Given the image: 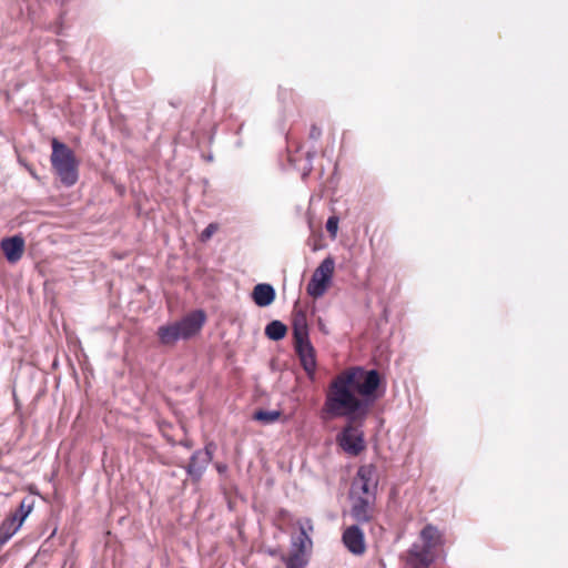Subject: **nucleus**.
Masks as SVG:
<instances>
[{
  "mask_svg": "<svg viewBox=\"0 0 568 568\" xmlns=\"http://www.w3.org/2000/svg\"><path fill=\"white\" fill-rule=\"evenodd\" d=\"M379 383L381 377L377 371L352 367L339 373L328 386L322 418L345 417L347 419L337 435V443L352 456H358L366 448L362 425L376 399Z\"/></svg>",
  "mask_w": 568,
  "mask_h": 568,
  "instance_id": "obj_1",
  "label": "nucleus"
},
{
  "mask_svg": "<svg viewBox=\"0 0 568 568\" xmlns=\"http://www.w3.org/2000/svg\"><path fill=\"white\" fill-rule=\"evenodd\" d=\"M377 485L376 466L373 464L359 466L348 493L349 515L357 524H368L376 519L378 515L376 505Z\"/></svg>",
  "mask_w": 568,
  "mask_h": 568,
  "instance_id": "obj_2",
  "label": "nucleus"
},
{
  "mask_svg": "<svg viewBox=\"0 0 568 568\" xmlns=\"http://www.w3.org/2000/svg\"><path fill=\"white\" fill-rule=\"evenodd\" d=\"M205 321L204 311H193L178 322L160 326L156 333L159 341L162 345L173 346L179 339H189L200 333Z\"/></svg>",
  "mask_w": 568,
  "mask_h": 568,
  "instance_id": "obj_3",
  "label": "nucleus"
},
{
  "mask_svg": "<svg viewBox=\"0 0 568 568\" xmlns=\"http://www.w3.org/2000/svg\"><path fill=\"white\" fill-rule=\"evenodd\" d=\"M51 163L55 173L60 178V181L64 185L71 186L77 183L79 178V163L75 159L74 152L57 139L52 140Z\"/></svg>",
  "mask_w": 568,
  "mask_h": 568,
  "instance_id": "obj_4",
  "label": "nucleus"
},
{
  "mask_svg": "<svg viewBox=\"0 0 568 568\" xmlns=\"http://www.w3.org/2000/svg\"><path fill=\"white\" fill-rule=\"evenodd\" d=\"M335 263L332 257H326L314 271L311 281L307 284V294L314 298L323 296L331 283L334 274Z\"/></svg>",
  "mask_w": 568,
  "mask_h": 568,
  "instance_id": "obj_5",
  "label": "nucleus"
},
{
  "mask_svg": "<svg viewBox=\"0 0 568 568\" xmlns=\"http://www.w3.org/2000/svg\"><path fill=\"white\" fill-rule=\"evenodd\" d=\"M213 450L214 446L212 443H210L205 446L204 449L195 450L192 454L190 463L187 464L185 469L194 484L200 483V480L202 479V476L206 467L213 459Z\"/></svg>",
  "mask_w": 568,
  "mask_h": 568,
  "instance_id": "obj_6",
  "label": "nucleus"
},
{
  "mask_svg": "<svg viewBox=\"0 0 568 568\" xmlns=\"http://www.w3.org/2000/svg\"><path fill=\"white\" fill-rule=\"evenodd\" d=\"M419 539L422 541L419 547L436 559L445 544V539L440 530L436 526L428 524L422 529Z\"/></svg>",
  "mask_w": 568,
  "mask_h": 568,
  "instance_id": "obj_7",
  "label": "nucleus"
},
{
  "mask_svg": "<svg viewBox=\"0 0 568 568\" xmlns=\"http://www.w3.org/2000/svg\"><path fill=\"white\" fill-rule=\"evenodd\" d=\"M342 541L346 549L355 556H362L366 551L365 535L358 525L347 527L343 531Z\"/></svg>",
  "mask_w": 568,
  "mask_h": 568,
  "instance_id": "obj_8",
  "label": "nucleus"
},
{
  "mask_svg": "<svg viewBox=\"0 0 568 568\" xmlns=\"http://www.w3.org/2000/svg\"><path fill=\"white\" fill-rule=\"evenodd\" d=\"M400 559L404 561L403 568H429L435 561L434 556L427 554L417 542L413 544Z\"/></svg>",
  "mask_w": 568,
  "mask_h": 568,
  "instance_id": "obj_9",
  "label": "nucleus"
},
{
  "mask_svg": "<svg viewBox=\"0 0 568 568\" xmlns=\"http://www.w3.org/2000/svg\"><path fill=\"white\" fill-rule=\"evenodd\" d=\"M295 352L300 357L301 364L304 371L308 375H313L316 368V356L315 349L308 338H303V341H294Z\"/></svg>",
  "mask_w": 568,
  "mask_h": 568,
  "instance_id": "obj_10",
  "label": "nucleus"
},
{
  "mask_svg": "<svg viewBox=\"0 0 568 568\" xmlns=\"http://www.w3.org/2000/svg\"><path fill=\"white\" fill-rule=\"evenodd\" d=\"M0 248L7 261L14 264L21 260L24 253V240L20 235L4 237L0 242Z\"/></svg>",
  "mask_w": 568,
  "mask_h": 568,
  "instance_id": "obj_11",
  "label": "nucleus"
},
{
  "mask_svg": "<svg viewBox=\"0 0 568 568\" xmlns=\"http://www.w3.org/2000/svg\"><path fill=\"white\" fill-rule=\"evenodd\" d=\"M292 328L294 341L301 342L303 338H308L306 312L302 310L297 303L295 304L292 313Z\"/></svg>",
  "mask_w": 568,
  "mask_h": 568,
  "instance_id": "obj_12",
  "label": "nucleus"
},
{
  "mask_svg": "<svg viewBox=\"0 0 568 568\" xmlns=\"http://www.w3.org/2000/svg\"><path fill=\"white\" fill-rule=\"evenodd\" d=\"M22 526L18 514L9 515L0 525V547H2Z\"/></svg>",
  "mask_w": 568,
  "mask_h": 568,
  "instance_id": "obj_13",
  "label": "nucleus"
},
{
  "mask_svg": "<svg viewBox=\"0 0 568 568\" xmlns=\"http://www.w3.org/2000/svg\"><path fill=\"white\" fill-rule=\"evenodd\" d=\"M252 297L257 306L264 307L273 303L275 291L270 284H257L253 288Z\"/></svg>",
  "mask_w": 568,
  "mask_h": 568,
  "instance_id": "obj_14",
  "label": "nucleus"
},
{
  "mask_svg": "<svg viewBox=\"0 0 568 568\" xmlns=\"http://www.w3.org/2000/svg\"><path fill=\"white\" fill-rule=\"evenodd\" d=\"M287 327L280 321H272L265 327V335L272 341H281L285 337Z\"/></svg>",
  "mask_w": 568,
  "mask_h": 568,
  "instance_id": "obj_15",
  "label": "nucleus"
},
{
  "mask_svg": "<svg viewBox=\"0 0 568 568\" xmlns=\"http://www.w3.org/2000/svg\"><path fill=\"white\" fill-rule=\"evenodd\" d=\"M312 547H313L312 538L308 535H302L300 532V535L293 541L294 549L292 552L310 556V554L312 551Z\"/></svg>",
  "mask_w": 568,
  "mask_h": 568,
  "instance_id": "obj_16",
  "label": "nucleus"
},
{
  "mask_svg": "<svg viewBox=\"0 0 568 568\" xmlns=\"http://www.w3.org/2000/svg\"><path fill=\"white\" fill-rule=\"evenodd\" d=\"M286 568H305L308 564L310 556L303 554L291 552L287 557L282 558Z\"/></svg>",
  "mask_w": 568,
  "mask_h": 568,
  "instance_id": "obj_17",
  "label": "nucleus"
},
{
  "mask_svg": "<svg viewBox=\"0 0 568 568\" xmlns=\"http://www.w3.org/2000/svg\"><path fill=\"white\" fill-rule=\"evenodd\" d=\"M282 413L278 410H257L253 415V419L263 424H272L280 419Z\"/></svg>",
  "mask_w": 568,
  "mask_h": 568,
  "instance_id": "obj_18",
  "label": "nucleus"
},
{
  "mask_svg": "<svg viewBox=\"0 0 568 568\" xmlns=\"http://www.w3.org/2000/svg\"><path fill=\"white\" fill-rule=\"evenodd\" d=\"M34 503H36V500L33 497L27 496L21 500L17 511L13 513V514H18V519L21 520L22 524H23L24 519L28 517V515L32 511V509L34 507Z\"/></svg>",
  "mask_w": 568,
  "mask_h": 568,
  "instance_id": "obj_19",
  "label": "nucleus"
},
{
  "mask_svg": "<svg viewBox=\"0 0 568 568\" xmlns=\"http://www.w3.org/2000/svg\"><path fill=\"white\" fill-rule=\"evenodd\" d=\"M12 471L9 468L0 467V495H9L11 491V483L9 480Z\"/></svg>",
  "mask_w": 568,
  "mask_h": 568,
  "instance_id": "obj_20",
  "label": "nucleus"
},
{
  "mask_svg": "<svg viewBox=\"0 0 568 568\" xmlns=\"http://www.w3.org/2000/svg\"><path fill=\"white\" fill-rule=\"evenodd\" d=\"M298 529H300V532L302 535H308L313 532L314 530V526H313V523H312V519L310 518H304V519H300L297 520L296 523Z\"/></svg>",
  "mask_w": 568,
  "mask_h": 568,
  "instance_id": "obj_21",
  "label": "nucleus"
},
{
  "mask_svg": "<svg viewBox=\"0 0 568 568\" xmlns=\"http://www.w3.org/2000/svg\"><path fill=\"white\" fill-rule=\"evenodd\" d=\"M219 225L215 223H210L201 233V241L206 242L212 237V235L217 231Z\"/></svg>",
  "mask_w": 568,
  "mask_h": 568,
  "instance_id": "obj_22",
  "label": "nucleus"
},
{
  "mask_svg": "<svg viewBox=\"0 0 568 568\" xmlns=\"http://www.w3.org/2000/svg\"><path fill=\"white\" fill-rule=\"evenodd\" d=\"M337 226H338V217H336V216L328 217V220L326 222V230L333 237H335V235H336Z\"/></svg>",
  "mask_w": 568,
  "mask_h": 568,
  "instance_id": "obj_23",
  "label": "nucleus"
},
{
  "mask_svg": "<svg viewBox=\"0 0 568 568\" xmlns=\"http://www.w3.org/2000/svg\"><path fill=\"white\" fill-rule=\"evenodd\" d=\"M321 136H322V129L317 124H312L310 132H308V138L313 141H318L321 139Z\"/></svg>",
  "mask_w": 568,
  "mask_h": 568,
  "instance_id": "obj_24",
  "label": "nucleus"
},
{
  "mask_svg": "<svg viewBox=\"0 0 568 568\" xmlns=\"http://www.w3.org/2000/svg\"><path fill=\"white\" fill-rule=\"evenodd\" d=\"M215 468L220 474H223L227 470V466L225 464H221V463L216 464Z\"/></svg>",
  "mask_w": 568,
  "mask_h": 568,
  "instance_id": "obj_25",
  "label": "nucleus"
}]
</instances>
